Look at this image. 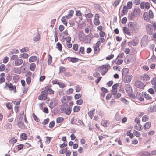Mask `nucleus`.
<instances>
[{
    "label": "nucleus",
    "mask_w": 156,
    "mask_h": 156,
    "mask_svg": "<svg viewBox=\"0 0 156 156\" xmlns=\"http://www.w3.org/2000/svg\"><path fill=\"white\" fill-rule=\"evenodd\" d=\"M152 26L150 24H148L146 26V30L148 33L150 35L152 34L153 29H152Z\"/></svg>",
    "instance_id": "17"
},
{
    "label": "nucleus",
    "mask_w": 156,
    "mask_h": 156,
    "mask_svg": "<svg viewBox=\"0 0 156 156\" xmlns=\"http://www.w3.org/2000/svg\"><path fill=\"white\" fill-rule=\"evenodd\" d=\"M129 25L134 32L136 33L138 32L140 27V26L138 24L131 22L129 23Z\"/></svg>",
    "instance_id": "5"
},
{
    "label": "nucleus",
    "mask_w": 156,
    "mask_h": 156,
    "mask_svg": "<svg viewBox=\"0 0 156 156\" xmlns=\"http://www.w3.org/2000/svg\"><path fill=\"white\" fill-rule=\"evenodd\" d=\"M59 87L60 88H63L65 87L66 86L65 84L62 82H59L58 84Z\"/></svg>",
    "instance_id": "60"
},
{
    "label": "nucleus",
    "mask_w": 156,
    "mask_h": 156,
    "mask_svg": "<svg viewBox=\"0 0 156 156\" xmlns=\"http://www.w3.org/2000/svg\"><path fill=\"white\" fill-rule=\"evenodd\" d=\"M71 39V37L70 36H67L66 38L64 36H62V40L63 42H64L65 40H66L67 43H69L70 42Z\"/></svg>",
    "instance_id": "32"
},
{
    "label": "nucleus",
    "mask_w": 156,
    "mask_h": 156,
    "mask_svg": "<svg viewBox=\"0 0 156 156\" xmlns=\"http://www.w3.org/2000/svg\"><path fill=\"white\" fill-rule=\"evenodd\" d=\"M143 94L145 98L147 100L151 101L152 99L151 96L149 95L148 94L145 92H143Z\"/></svg>",
    "instance_id": "29"
},
{
    "label": "nucleus",
    "mask_w": 156,
    "mask_h": 156,
    "mask_svg": "<svg viewBox=\"0 0 156 156\" xmlns=\"http://www.w3.org/2000/svg\"><path fill=\"white\" fill-rule=\"evenodd\" d=\"M48 65L50 64L52 62V57L50 54L48 55Z\"/></svg>",
    "instance_id": "49"
},
{
    "label": "nucleus",
    "mask_w": 156,
    "mask_h": 156,
    "mask_svg": "<svg viewBox=\"0 0 156 156\" xmlns=\"http://www.w3.org/2000/svg\"><path fill=\"white\" fill-rule=\"evenodd\" d=\"M55 122L54 121H51L49 125V127L50 128H52L55 125Z\"/></svg>",
    "instance_id": "56"
},
{
    "label": "nucleus",
    "mask_w": 156,
    "mask_h": 156,
    "mask_svg": "<svg viewBox=\"0 0 156 156\" xmlns=\"http://www.w3.org/2000/svg\"><path fill=\"white\" fill-rule=\"evenodd\" d=\"M70 61L73 63H75L78 62L79 59L75 57L70 58Z\"/></svg>",
    "instance_id": "44"
},
{
    "label": "nucleus",
    "mask_w": 156,
    "mask_h": 156,
    "mask_svg": "<svg viewBox=\"0 0 156 156\" xmlns=\"http://www.w3.org/2000/svg\"><path fill=\"white\" fill-rule=\"evenodd\" d=\"M135 85L136 87L140 89H143L145 87L144 83L142 82L139 80L136 81Z\"/></svg>",
    "instance_id": "11"
},
{
    "label": "nucleus",
    "mask_w": 156,
    "mask_h": 156,
    "mask_svg": "<svg viewBox=\"0 0 156 156\" xmlns=\"http://www.w3.org/2000/svg\"><path fill=\"white\" fill-rule=\"evenodd\" d=\"M140 9L139 7H136L133 11V15L134 16H138L140 15Z\"/></svg>",
    "instance_id": "12"
},
{
    "label": "nucleus",
    "mask_w": 156,
    "mask_h": 156,
    "mask_svg": "<svg viewBox=\"0 0 156 156\" xmlns=\"http://www.w3.org/2000/svg\"><path fill=\"white\" fill-rule=\"evenodd\" d=\"M17 141V140L15 138L14 136H12L9 140V143L10 144H12L16 143Z\"/></svg>",
    "instance_id": "31"
},
{
    "label": "nucleus",
    "mask_w": 156,
    "mask_h": 156,
    "mask_svg": "<svg viewBox=\"0 0 156 156\" xmlns=\"http://www.w3.org/2000/svg\"><path fill=\"white\" fill-rule=\"evenodd\" d=\"M78 46L77 44H74L73 45V49L76 51H77L78 50Z\"/></svg>",
    "instance_id": "63"
},
{
    "label": "nucleus",
    "mask_w": 156,
    "mask_h": 156,
    "mask_svg": "<svg viewBox=\"0 0 156 156\" xmlns=\"http://www.w3.org/2000/svg\"><path fill=\"white\" fill-rule=\"evenodd\" d=\"M95 109H92L90 111L88 114L89 116L92 119L93 116L95 113Z\"/></svg>",
    "instance_id": "30"
},
{
    "label": "nucleus",
    "mask_w": 156,
    "mask_h": 156,
    "mask_svg": "<svg viewBox=\"0 0 156 156\" xmlns=\"http://www.w3.org/2000/svg\"><path fill=\"white\" fill-rule=\"evenodd\" d=\"M127 12L128 10H127V9L126 8V6H123V9L122 11V13L121 14V16H123L124 15L127 13Z\"/></svg>",
    "instance_id": "35"
},
{
    "label": "nucleus",
    "mask_w": 156,
    "mask_h": 156,
    "mask_svg": "<svg viewBox=\"0 0 156 156\" xmlns=\"http://www.w3.org/2000/svg\"><path fill=\"white\" fill-rule=\"evenodd\" d=\"M74 13V12L73 10H71L69 11L68 15L66 16L68 17V18L70 19L73 16Z\"/></svg>",
    "instance_id": "37"
},
{
    "label": "nucleus",
    "mask_w": 156,
    "mask_h": 156,
    "mask_svg": "<svg viewBox=\"0 0 156 156\" xmlns=\"http://www.w3.org/2000/svg\"><path fill=\"white\" fill-rule=\"evenodd\" d=\"M125 89L126 92L129 95H130L132 93V89L130 85L127 84L125 85Z\"/></svg>",
    "instance_id": "15"
},
{
    "label": "nucleus",
    "mask_w": 156,
    "mask_h": 156,
    "mask_svg": "<svg viewBox=\"0 0 156 156\" xmlns=\"http://www.w3.org/2000/svg\"><path fill=\"white\" fill-rule=\"evenodd\" d=\"M13 71L14 73L17 74H20L21 72V70L18 68H14L13 69Z\"/></svg>",
    "instance_id": "36"
},
{
    "label": "nucleus",
    "mask_w": 156,
    "mask_h": 156,
    "mask_svg": "<svg viewBox=\"0 0 156 156\" xmlns=\"http://www.w3.org/2000/svg\"><path fill=\"white\" fill-rule=\"evenodd\" d=\"M123 32L125 33L128 35H130L131 33L130 32L129 30L126 27H124L123 28Z\"/></svg>",
    "instance_id": "33"
},
{
    "label": "nucleus",
    "mask_w": 156,
    "mask_h": 156,
    "mask_svg": "<svg viewBox=\"0 0 156 156\" xmlns=\"http://www.w3.org/2000/svg\"><path fill=\"white\" fill-rule=\"evenodd\" d=\"M82 95L79 93L76 94L74 96V98L76 99H78L81 97Z\"/></svg>",
    "instance_id": "64"
},
{
    "label": "nucleus",
    "mask_w": 156,
    "mask_h": 156,
    "mask_svg": "<svg viewBox=\"0 0 156 156\" xmlns=\"http://www.w3.org/2000/svg\"><path fill=\"white\" fill-rule=\"evenodd\" d=\"M115 118L117 121H120L121 119V116L119 114H116Z\"/></svg>",
    "instance_id": "58"
},
{
    "label": "nucleus",
    "mask_w": 156,
    "mask_h": 156,
    "mask_svg": "<svg viewBox=\"0 0 156 156\" xmlns=\"http://www.w3.org/2000/svg\"><path fill=\"white\" fill-rule=\"evenodd\" d=\"M139 41L138 38L137 37H134L132 41L128 43V45L129 46H131V45L133 46H136L138 44Z\"/></svg>",
    "instance_id": "9"
},
{
    "label": "nucleus",
    "mask_w": 156,
    "mask_h": 156,
    "mask_svg": "<svg viewBox=\"0 0 156 156\" xmlns=\"http://www.w3.org/2000/svg\"><path fill=\"white\" fill-rule=\"evenodd\" d=\"M36 67L35 63H33L30 64V69L31 71H34Z\"/></svg>",
    "instance_id": "42"
},
{
    "label": "nucleus",
    "mask_w": 156,
    "mask_h": 156,
    "mask_svg": "<svg viewBox=\"0 0 156 156\" xmlns=\"http://www.w3.org/2000/svg\"><path fill=\"white\" fill-rule=\"evenodd\" d=\"M121 0H116L112 4L113 6L116 7L120 3Z\"/></svg>",
    "instance_id": "47"
},
{
    "label": "nucleus",
    "mask_w": 156,
    "mask_h": 156,
    "mask_svg": "<svg viewBox=\"0 0 156 156\" xmlns=\"http://www.w3.org/2000/svg\"><path fill=\"white\" fill-rule=\"evenodd\" d=\"M67 150V148H66L63 149H62L59 150V152L61 154H64L66 153V151Z\"/></svg>",
    "instance_id": "59"
},
{
    "label": "nucleus",
    "mask_w": 156,
    "mask_h": 156,
    "mask_svg": "<svg viewBox=\"0 0 156 156\" xmlns=\"http://www.w3.org/2000/svg\"><path fill=\"white\" fill-rule=\"evenodd\" d=\"M5 73H2L0 74V84L5 82Z\"/></svg>",
    "instance_id": "21"
},
{
    "label": "nucleus",
    "mask_w": 156,
    "mask_h": 156,
    "mask_svg": "<svg viewBox=\"0 0 156 156\" xmlns=\"http://www.w3.org/2000/svg\"><path fill=\"white\" fill-rule=\"evenodd\" d=\"M72 99V97L71 96H64L62 98L61 101L64 104H66Z\"/></svg>",
    "instance_id": "7"
},
{
    "label": "nucleus",
    "mask_w": 156,
    "mask_h": 156,
    "mask_svg": "<svg viewBox=\"0 0 156 156\" xmlns=\"http://www.w3.org/2000/svg\"><path fill=\"white\" fill-rule=\"evenodd\" d=\"M20 76L16 75L13 77V80L14 82H17L20 79Z\"/></svg>",
    "instance_id": "39"
},
{
    "label": "nucleus",
    "mask_w": 156,
    "mask_h": 156,
    "mask_svg": "<svg viewBox=\"0 0 156 156\" xmlns=\"http://www.w3.org/2000/svg\"><path fill=\"white\" fill-rule=\"evenodd\" d=\"M143 93L142 94L140 93H137L136 94V96L137 98L140 101H142L144 100V98L143 97Z\"/></svg>",
    "instance_id": "25"
},
{
    "label": "nucleus",
    "mask_w": 156,
    "mask_h": 156,
    "mask_svg": "<svg viewBox=\"0 0 156 156\" xmlns=\"http://www.w3.org/2000/svg\"><path fill=\"white\" fill-rule=\"evenodd\" d=\"M79 51L82 54L85 53V49L84 47H81L80 48Z\"/></svg>",
    "instance_id": "57"
},
{
    "label": "nucleus",
    "mask_w": 156,
    "mask_h": 156,
    "mask_svg": "<svg viewBox=\"0 0 156 156\" xmlns=\"http://www.w3.org/2000/svg\"><path fill=\"white\" fill-rule=\"evenodd\" d=\"M76 16L80 17V20H83V18L81 16L82 14L80 10H77L76 11Z\"/></svg>",
    "instance_id": "34"
},
{
    "label": "nucleus",
    "mask_w": 156,
    "mask_h": 156,
    "mask_svg": "<svg viewBox=\"0 0 156 156\" xmlns=\"http://www.w3.org/2000/svg\"><path fill=\"white\" fill-rule=\"evenodd\" d=\"M81 108V107L79 106H76L74 107L73 111L74 112H77L79 111Z\"/></svg>",
    "instance_id": "48"
},
{
    "label": "nucleus",
    "mask_w": 156,
    "mask_h": 156,
    "mask_svg": "<svg viewBox=\"0 0 156 156\" xmlns=\"http://www.w3.org/2000/svg\"><path fill=\"white\" fill-rule=\"evenodd\" d=\"M111 67L108 64H105L96 68V70L101 73L102 75H105V73L110 69Z\"/></svg>",
    "instance_id": "1"
},
{
    "label": "nucleus",
    "mask_w": 156,
    "mask_h": 156,
    "mask_svg": "<svg viewBox=\"0 0 156 156\" xmlns=\"http://www.w3.org/2000/svg\"><path fill=\"white\" fill-rule=\"evenodd\" d=\"M94 24L96 26L99 25L100 24V22L99 20L97 19H94Z\"/></svg>",
    "instance_id": "53"
},
{
    "label": "nucleus",
    "mask_w": 156,
    "mask_h": 156,
    "mask_svg": "<svg viewBox=\"0 0 156 156\" xmlns=\"http://www.w3.org/2000/svg\"><path fill=\"white\" fill-rule=\"evenodd\" d=\"M133 133L134 135L137 137L140 136L141 135L140 132H139V131H137L136 130H134L133 131Z\"/></svg>",
    "instance_id": "52"
},
{
    "label": "nucleus",
    "mask_w": 156,
    "mask_h": 156,
    "mask_svg": "<svg viewBox=\"0 0 156 156\" xmlns=\"http://www.w3.org/2000/svg\"><path fill=\"white\" fill-rule=\"evenodd\" d=\"M64 119L62 117H59L56 119V122L58 123H61L63 121Z\"/></svg>",
    "instance_id": "46"
},
{
    "label": "nucleus",
    "mask_w": 156,
    "mask_h": 156,
    "mask_svg": "<svg viewBox=\"0 0 156 156\" xmlns=\"http://www.w3.org/2000/svg\"><path fill=\"white\" fill-rule=\"evenodd\" d=\"M20 57L23 58H27L28 55L27 53H23L20 55Z\"/></svg>",
    "instance_id": "62"
},
{
    "label": "nucleus",
    "mask_w": 156,
    "mask_h": 156,
    "mask_svg": "<svg viewBox=\"0 0 156 156\" xmlns=\"http://www.w3.org/2000/svg\"><path fill=\"white\" fill-rule=\"evenodd\" d=\"M100 45L99 42H97L95 45L94 46V54H97L99 52L100 50L99 46Z\"/></svg>",
    "instance_id": "16"
},
{
    "label": "nucleus",
    "mask_w": 156,
    "mask_h": 156,
    "mask_svg": "<svg viewBox=\"0 0 156 156\" xmlns=\"http://www.w3.org/2000/svg\"><path fill=\"white\" fill-rule=\"evenodd\" d=\"M148 40V37L147 36H144L141 39V42L143 43H146Z\"/></svg>",
    "instance_id": "43"
},
{
    "label": "nucleus",
    "mask_w": 156,
    "mask_h": 156,
    "mask_svg": "<svg viewBox=\"0 0 156 156\" xmlns=\"http://www.w3.org/2000/svg\"><path fill=\"white\" fill-rule=\"evenodd\" d=\"M26 81L27 83L29 84L31 82V78L30 76H28L26 79Z\"/></svg>",
    "instance_id": "61"
},
{
    "label": "nucleus",
    "mask_w": 156,
    "mask_h": 156,
    "mask_svg": "<svg viewBox=\"0 0 156 156\" xmlns=\"http://www.w3.org/2000/svg\"><path fill=\"white\" fill-rule=\"evenodd\" d=\"M11 59L14 60V65L16 66H20L23 62L22 59L18 58V56L17 55H12L11 57Z\"/></svg>",
    "instance_id": "3"
},
{
    "label": "nucleus",
    "mask_w": 156,
    "mask_h": 156,
    "mask_svg": "<svg viewBox=\"0 0 156 156\" xmlns=\"http://www.w3.org/2000/svg\"><path fill=\"white\" fill-rule=\"evenodd\" d=\"M150 77L147 74H142L140 77V80L143 82H147L149 81Z\"/></svg>",
    "instance_id": "14"
},
{
    "label": "nucleus",
    "mask_w": 156,
    "mask_h": 156,
    "mask_svg": "<svg viewBox=\"0 0 156 156\" xmlns=\"http://www.w3.org/2000/svg\"><path fill=\"white\" fill-rule=\"evenodd\" d=\"M101 124L104 127H107L110 124V122L108 120H103L101 121Z\"/></svg>",
    "instance_id": "20"
},
{
    "label": "nucleus",
    "mask_w": 156,
    "mask_h": 156,
    "mask_svg": "<svg viewBox=\"0 0 156 156\" xmlns=\"http://www.w3.org/2000/svg\"><path fill=\"white\" fill-rule=\"evenodd\" d=\"M50 86L48 85L45 87V90L48 92V94L49 93L50 94H54V91H53L50 88Z\"/></svg>",
    "instance_id": "26"
},
{
    "label": "nucleus",
    "mask_w": 156,
    "mask_h": 156,
    "mask_svg": "<svg viewBox=\"0 0 156 156\" xmlns=\"http://www.w3.org/2000/svg\"><path fill=\"white\" fill-rule=\"evenodd\" d=\"M82 89L81 87L79 85H77L75 87V91L76 92H80Z\"/></svg>",
    "instance_id": "50"
},
{
    "label": "nucleus",
    "mask_w": 156,
    "mask_h": 156,
    "mask_svg": "<svg viewBox=\"0 0 156 156\" xmlns=\"http://www.w3.org/2000/svg\"><path fill=\"white\" fill-rule=\"evenodd\" d=\"M79 38L81 41H84L86 38V35L83 32H80L79 34Z\"/></svg>",
    "instance_id": "18"
},
{
    "label": "nucleus",
    "mask_w": 156,
    "mask_h": 156,
    "mask_svg": "<svg viewBox=\"0 0 156 156\" xmlns=\"http://www.w3.org/2000/svg\"><path fill=\"white\" fill-rule=\"evenodd\" d=\"M129 72V69L126 68H124L122 70V76L127 75Z\"/></svg>",
    "instance_id": "28"
},
{
    "label": "nucleus",
    "mask_w": 156,
    "mask_h": 156,
    "mask_svg": "<svg viewBox=\"0 0 156 156\" xmlns=\"http://www.w3.org/2000/svg\"><path fill=\"white\" fill-rule=\"evenodd\" d=\"M68 19H69L68 18V17H67L66 16L62 17L61 19V21L66 26H67L68 22L67 20Z\"/></svg>",
    "instance_id": "27"
},
{
    "label": "nucleus",
    "mask_w": 156,
    "mask_h": 156,
    "mask_svg": "<svg viewBox=\"0 0 156 156\" xmlns=\"http://www.w3.org/2000/svg\"><path fill=\"white\" fill-rule=\"evenodd\" d=\"M57 104V100L56 99L52 100L50 102V107L53 108Z\"/></svg>",
    "instance_id": "22"
},
{
    "label": "nucleus",
    "mask_w": 156,
    "mask_h": 156,
    "mask_svg": "<svg viewBox=\"0 0 156 156\" xmlns=\"http://www.w3.org/2000/svg\"><path fill=\"white\" fill-rule=\"evenodd\" d=\"M24 113V111H22L20 113V114L19 115L20 116V119H21V121H20L21 122H20H20H19V123H18V125L19 126L20 128H22V126H24V124H22L21 125L22 120V119H23V115Z\"/></svg>",
    "instance_id": "23"
},
{
    "label": "nucleus",
    "mask_w": 156,
    "mask_h": 156,
    "mask_svg": "<svg viewBox=\"0 0 156 156\" xmlns=\"http://www.w3.org/2000/svg\"><path fill=\"white\" fill-rule=\"evenodd\" d=\"M61 111L67 115H69L71 112V108L69 107L67 104H63L60 106Z\"/></svg>",
    "instance_id": "2"
},
{
    "label": "nucleus",
    "mask_w": 156,
    "mask_h": 156,
    "mask_svg": "<svg viewBox=\"0 0 156 156\" xmlns=\"http://www.w3.org/2000/svg\"><path fill=\"white\" fill-rule=\"evenodd\" d=\"M149 119V116L147 115H145L142 117V121L143 122H145L148 121Z\"/></svg>",
    "instance_id": "41"
},
{
    "label": "nucleus",
    "mask_w": 156,
    "mask_h": 156,
    "mask_svg": "<svg viewBox=\"0 0 156 156\" xmlns=\"http://www.w3.org/2000/svg\"><path fill=\"white\" fill-rule=\"evenodd\" d=\"M85 12V16L87 18H91L93 16V14L91 13V11L90 9H87Z\"/></svg>",
    "instance_id": "13"
},
{
    "label": "nucleus",
    "mask_w": 156,
    "mask_h": 156,
    "mask_svg": "<svg viewBox=\"0 0 156 156\" xmlns=\"http://www.w3.org/2000/svg\"><path fill=\"white\" fill-rule=\"evenodd\" d=\"M126 135L129 136L130 138H133L134 136L133 133H131V130L127 131L126 132Z\"/></svg>",
    "instance_id": "54"
},
{
    "label": "nucleus",
    "mask_w": 156,
    "mask_h": 156,
    "mask_svg": "<svg viewBox=\"0 0 156 156\" xmlns=\"http://www.w3.org/2000/svg\"><path fill=\"white\" fill-rule=\"evenodd\" d=\"M48 95V92L44 90L42 91L38 96V99L41 100H44L47 99Z\"/></svg>",
    "instance_id": "6"
},
{
    "label": "nucleus",
    "mask_w": 156,
    "mask_h": 156,
    "mask_svg": "<svg viewBox=\"0 0 156 156\" xmlns=\"http://www.w3.org/2000/svg\"><path fill=\"white\" fill-rule=\"evenodd\" d=\"M37 57L35 56H32L29 58V61L30 62H35L37 60Z\"/></svg>",
    "instance_id": "38"
},
{
    "label": "nucleus",
    "mask_w": 156,
    "mask_h": 156,
    "mask_svg": "<svg viewBox=\"0 0 156 156\" xmlns=\"http://www.w3.org/2000/svg\"><path fill=\"white\" fill-rule=\"evenodd\" d=\"M56 46L57 47L56 48H58V49L60 51H61L62 49V46L61 44L59 42H58L56 44Z\"/></svg>",
    "instance_id": "51"
},
{
    "label": "nucleus",
    "mask_w": 156,
    "mask_h": 156,
    "mask_svg": "<svg viewBox=\"0 0 156 156\" xmlns=\"http://www.w3.org/2000/svg\"><path fill=\"white\" fill-rule=\"evenodd\" d=\"M21 137L23 140H26L27 139V135L25 133H22L20 136Z\"/></svg>",
    "instance_id": "55"
},
{
    "label": "nucleus",
    "mask_w": 156,
    "mask_h": 156,
    "mask_svg": "<svg viewBox=\"0 0 156 156\" xmlns=\"http://www.w3.org/2000/svg\"><path fill=\"white\" fill-rule=\"evenodd\" d=\"M74 90L73 88H70L68 89L66 91V94L67 95H70L73 93Z\"/></svg>",
    "instance_id": "45"
},
{
    "label": "nucleus",
    "mask_w": 156,
    "mask_h": 156,
    "mask_svg": "<svg viewBox=\"0 0 156 156\" xmlns=\"http://www.w3.org/2000/svg\"><path fill=\"white\" fill-rule=\"evenodd\" d=\"M144 19L147 21H149L150 19H152L154 17V14L152 11L150 10L148 12H145L143 14Z\"/></svg>",
    "instance_id": "4"
},
{
    "label": "nucleus",
    "mask_w": 156,
    "mask_h": 156,
    "mask_svg": "<svg viewBox=\"0 0 156 156\" xmlns=\"http://www.w3.org/2000/svg\"><path fill=\"white\" fill-rule=\"evenodd\" d=\"M5 86L4 87L5 88L8 87L10 91H13L14 93H16V86L13 85L11 83H10L9 84L8 83H7L6 82L5 83Z\"/></svg>",
    "instance_id": "8"
},
{
    "label": "nucleus",
    "mask_w": 156,
    "mask_h": 156,
    "mask_svg": "<svg viewBox=\"0 0 156 156\" xmlns=\"http://www.w3.org/2000/svg\"><path fill=\"white\" fill-rule=\"evenodd\" d=\"M132 78L131 75H126L123 76L122 81L125 83H128L131 82Z\"/></svg>",
    "instance_id": "10"
},
{
    "label": "nucleus",
    "mask_w": 156,
    "mask_h": 156,
    "mask_svg": "<svg viewBox=\"0 0 156 156\" xmlns=\"http://www.w3.org/2000/svg\"><path fill=\"white\" fill-rule=\"evenodd\" d=\"M132 2L130 1H129L127 4V6H126V8L128 9H130L132 7Z\"/></svg>",
    "instance_id": "40"
},
{
    "label": "nucleus",
    "mask_w": 156,
    "mask_h": 156,
    "mask_svg": "<svg viewBox=\"0 0 156 156\" xmlns=\"http://www.w3.org/2000/svg\"><path fill=\"white\" fill-rule=\"evenodd\" d=\"M151 126V123L150 122H146L143 126V127L144 130H147L149 129Z\"/></svg>",
    "instance_id": "19"
},
{
    "label": "nucleus",
    "mask_w": 156,
    "mask_h": 156,
    "mask_svg": "<svg viewBox=\"0 0 156 156\" xmlns=\"http://www.w3.org/2000/svg\"><path fill=\"white\" fill-rule=\"evenodd\" d=\"M134 129L138 131H141L143 129L142 126L140 124H136L134 125Z\"/></svg>",
    "instance_id": "24"
}]
</instances>
